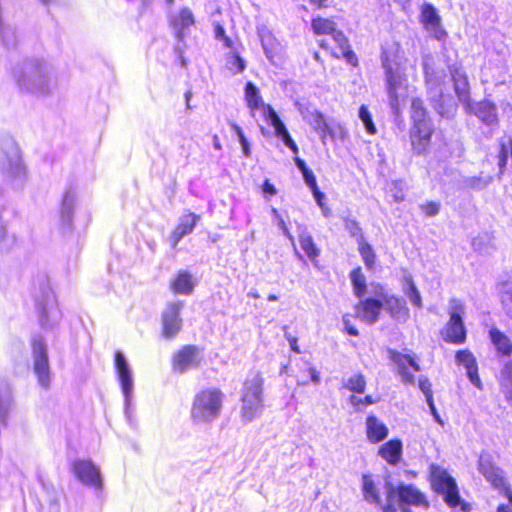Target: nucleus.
<instances>
[{
	"instance_id": "57",
	"label": "nucleus",
	"mask_w": 512,
	"mask_h": 512,
	"mask_svg": "<svg viewBox=\"0 0 512 512\" xmlns=\"http://www.w3.org/2000/svg\"><path fill=\"white\" fill-rule=\"evenodd\" d=\"M342 51V54L343 56L347 59V61L353 65L356 64V55L354 54V52L352 50H350V47L347 46V50H341Z\"/></svg>"
},
{
	"instance_id": "30",
	"label": "nucleus",
	"mask_w": 512,
	"mask_h": 512,
	"mask_svg": "<svg viewBox=\"0 0 512 512\" xmlns=\"http://www.w3.org/2000/svg\"><path fill=\"white\" fill-rule=\"evenodd\" d=\"M489 335L492 344L499 354L503 356H510L512 354V341L504 332L497 328H492Z\"/></svg>"
},
{
	"instance_id": "50",
	"label": "nucleus",
	"mask_w": 512,
	"mask_h": 512,
	"mask_svg": "<svg viewBox=\"0 0 512 512\" xmlns=\"http://www.w3.org/2000/svg\"><path fill=\"white\" fill-rule=\"evenodd\" d=\"M420 390L425 395L426 400L427 399H433V394L431 390V383L426 377H421L418 382Z\"/></svg>"
},
{
	"instance_id": "26",
	"label": "nucleus",
	"mask_w": 512,
	"mask_h": 512,
	"mask_svg": "<svg viewBox=\"0 0 512 512\" xmlns=\"http://www.w3.org/2000/svg\"><path fill=\"white\" fill-rule=\"evenodd\" d=\"M378 454L389 464L396 465L402 455V442L398 439H392L379 448Z\"/></svg>"
},
{
	"instance_id": "31",
	"label": "nucleus",
	"mask_w": 512,
	"mask_h": 512,
	"mask_svg": "<svg viewBox=\"0 0 512 512\" xmlns=\"http://www.w3.org/2000/svg\"><path fill=\"white\" fill-rule=\"evenodd\" d=\"M258 35L265 55L268 59L273 60V57L279 47L278 41L273 34L264 27L258 29Z\"/></svg>"
},
{
	"instance_id": "18",
	"label": "nucleus",
	"mask_w": 512,
	"mask_h": 512,
	"mask_svg": "<svg viewBox=\"0 0 512 512\" xmlns=\"http://www.w3.org/2000/svg\"><path fill=\"white\" fill-rule=\"evenodd\" d=\"M383 307L382 299L367 298L355 306V316L367 324H374Z\"/></svg>"
},
{
	"instance_id": "12",
	"label": "nucleus",
	"mask_w": 512,
	"mask_h": 512,
	"mask_svg": "<svg viewBox=\"0 0 512 512\" xmlns=\"http://www.w3.org/2000/svg\"><path fill=\"white\" fill-rule=\"evenodd\" d=\"M420 22L433 38L441 41L447 37V32L441 24V17L432 4L426 3L422 6Z\"/></svg>"
},
{
	"instance_id": "39",
	"label": "nucleus",
	"mask_w": 512,
	"mask_h": 512,
	"mask_svg": "<svg viewBox=\"0 0 512 512\" xmlns=\"http://www.w3.org/2000/svg\"><path fill=\"white\" fill-rule=\"evenodd\" d=\"M271 213H272V216H273V219H274V222L276 223V225L279 227V229L282 231V233L290 240L293 247H295L294 237L290 233L285 221L279 214L278 210L276 208H272ZM294 250H295V255L301 259L302 258L301 254L297 251L296 248H294Z\"/></svg>"
},
{
	"instance_id": "64",
	"label": "nucleus",
	"mask_w": 512,
	"mask_h": 512,
	"mask_svg": "<svg viewBox=\"0 0 512 512\" xmlns=\"http://www.w3.org/2000/svg\"><path fill=\"white\" fill-rule=\"evenodd\" d=\"M346 227L353 235H356L360 231V228L355 221L347 222Z\"/></svg>"
},
{
	"instance_id": "20",
	"label": "nucleus",
	"mask_w": 512,
	"mask_h": 512,
	"mask_svg": "<svg viewBox=\"0 0 512 512\" xmlns=\"http://www.w3.org/2000/svg\"><path fill=\"white\" fill-rule=\"evenodd\" d=\"M169 23L175 37L182 40L186 36L187 30L194 25L195 19L189 8H183L177 14L170 16Z\"/></svg>"
},
{
	"instance_id": "63",
	"label": "nucleus",
	"mask_w": 512,
	"mask_h": 512,
	"mask_svg": "<svg viewBox=\"0 0 512 512\" xmlns=\"http://www.w3.org/2000/svg\"><path fill=\"white\" fill-rule=\"evenodd\" d=\"M310 3L318 9L326 8L329 6V0H310Z\"/></svg>"
},
{
	"instance_id": "32",
	"label": "nucleus",
	"mask_w": 512,
	"mask_h": 512,
	"mask_svg": "<svg viewBox=\"0 0 512 512\" xmlns=\"http://www.w3.org/2000/svg\"><path fill=\"white\" fill-rule=\"evenodd\" d=\"M115 367L117 369L121 388L126 399H128V368L126 365V359L122 352L117 351L115 353Z\"/></svg>"
},
{
	"instance_id": "11",
	"label": "nucleus",
	"mask_w": 512,
	"mask_h": 512,
	"mask_svg": "<svg viewBox=\"0 0 512 512\" xmlns=\"http://www.w3.org/2000/svg\"><path fill=\"white\" fill-rule=\"evenodd\" d=\"M298 110L302 118L313 128L319 135L321 141L325 143L326 137H334V132L325 119L324 115L317 109H311L308 106H298Z\"/></svg>"
},
{
	"instance_id": "61",
	"label": "nucleus",
	"mask_w": 512,
	"mask_h": 512,
	"mask_svg": "<svg viewBox=\"0 0 512 512\" xmlns=\"http://www.w3.org/2000/svg\"><path fill=\"white\" fill-rule=\"evenodd\" d=\"M286 338L289 342L291 350H293L295 353H300V349L297 343V338L291 335H286Z\"/></svg>"
},
{
	"instance_id": "53",
	"label": "nucleus",
	"mask_w": 512,
	"mask_h": 512,
	"mask_svg": "<svg viewBox=\"0 0 512 512\" xmlns=\"http://www.w3.org/2000/svg\"><path fill=\"white\" fill-rule=\"evenodd\" d=\"M214 32H215L216 39L222 40L226 47H230L231 46L232 42H231V40L228 37H226L225 30H224V28L221 25H216Z\"/></svg>"
},
{
	"instance_id": "29",
	"label": "nucleus",
	"mask_w": 512,
	"mask_h": 512,
	"mask_svg": "<svg viewBox=\"0 0 512 512\" xmlns=\"http://www.w3.org/2000/svg\"><path fill=\"white\" fill-rule=\"evenodd\" d=\"M362 493L363 498L370 504L381 505V497L378 486L373 477L369 474L362 476Z\"/></svg>"
},
{
	"instance_id": "8",
	"label": "nucleus",
	"mask_w": 512,
	"mask_h": 512,
	"mask_svg": "<svg viewBox=\"0 0 512 512\" xmlns=\"http://www.w3.org/2000/svg\"><path fill=\"white\" fill-rule=\"evenodd\" d=\"M201 361V350L195 346L187 345L173 356V370L182 374L197 368Z\"/></svg>"
},
{
	"instance_id": "33",
	"label": "nucleus",
	"mask_w": 512,
	"mask_h": 512,
	"mask_svg": "<svg viewBox=\"0 0 512 512\" xmlns=\"http://www.w3.org/2000/svg\"><path fill=\"white\" fill-rule=\"evenodd\" d=\"M299 243L302 248V250L305 252L307 257L310 260H315L319 256V249L316 247L312 236L306 231V229H303L299 235Z\"/></svg>"
},
{
	"instance_id": "21",
	"label": "nucleus",
	"mask_w": 512,
	"mask_h": 512,
	"mask_svg": "<svg viewBox=\"0 0 512 512\" xmlns=\"http://www.w3.org/2000/svg\"><path fill=\"white\" fill-rule=\"evenodd\" d=\"M395 494L403 504L428 507L425 495L413 485L400 484L396 489L394 488Z\"/></svg>"
},
{
	"instance_id": "41",
	"label": "nucleus",
	"mask_w": 512,
	"mask_h": 512,
	"mask_svg": "<svg viewBox=\"0 0 512 512\" xmlns=\"http://www.w3.org/2000/svg\"><path fill=\"white\" fill-rule=\"evenodd\" d=\"M501 303L505 314L512 319V284H505L501 290Z\"/></svg>"
},
{
	"instance_id": "38",
	"label": "nucleus",
	"mask_w": 512,
	"mask_h": 512,
	"mask_svg": "<svg viewBox=\"0 0 512 512\" xmlns=\"http://www.w3.org/2000/svg\"><path fill=\"white\" fill-rule=\"evenodd\" d=\"M406 286L403 288V291L411 304L415 307L421 308L422 307V299L421 295L415 286L412 278L410 276L405 277Z\"/></svg>"
},
{
	"instance_id": "19",
	"label": "nucleus",
	"mask_w": 512,
	"mask_h": 512,
	"mask_svg": "<svg viewBox=\"0 0 512 512\" xmlns=\"http://www.w3.org/2000/svg\"><path fill=\"white\" fill-rule=\"evenodd\" d=\"M450 74L454 84L455 93L460 102L470 105V87L466 72L461 66L453 65L450 67Z\"/></svg>"
},
{
	"instance_id": "1",
	"label": "nucleus",
	"mask_w": 512,
	"mask_h": 512,
	"mask_svg": "<svg viewBox=\"0 0 512 512\" xmlns=\"http://www.w3.org/2000/svg\"><path fill=\"white\" fill-rule=\"evenodd\" d=\"M405 63L404 51L398 43H387L382 48L381 64L385 74L389 105L396 115L410 94Z\"/></svg>"
},
{
	"instance_id": "52",
	"label": "nucleus",
	"mask_w": 512,
	"mask_h": 512,
	"mask_svg": "<svg viewBox=\"0 0 512 512\" xmlns=\"http://www.w3.org/2000/svg\"><path fill=\"white\" fill-rule=\"evenodd\" d=\"M422 210L427 216H435L440 210V205L436 202H428L422 206Z\"/></svg>"
},
{
	"instance_id": "7",
	"label": "nucleus",
	"mask_w": 512,
	"mask_h": 512,
	"mask_svg": "<svg viewBox=\"0 0 512 512\" xmlns=\"http://www.w3.org/2000/svg\"><path fill=\"white\" fill-rule=\"evenodd\" d=\"M33 354V368L38 382L44 388L50 386V367L47 353V346L41 336H34L31 339Z\"/></svg>"
},
{
	"instance_id": "16",
	"label": "nucleus",
	"mask_w": 512,
	"mask_h": 512,
	"mask_svg": "<svg viewBox=\"0 0 512 512\" xmlns=\"http://www.w3.org/2000/svg\"><path fill=\"white\" fill-rule=\"evenodd\" d=\"M244 98L252 118H255L257 110H261L265 120H270L269 112L273 107L263 101L259 89L252 82L246 84Z\"/></svg>"
},
{
	"instance_id": "22",
	"label": "nucleus",
	"mask_w": 512,
	"mask_h": 512,
	"mask_svg": "<svg viewBox=\"0 0 512 512\" xmlns=\"http://www.w3.org/2000/svg\"><path fill=\"white\" fill-rule=\"evenodd\" d=\"M366 437L369 442L375 444L383 441L388 436V427L379 418L369 415L365 422Z\"/></svg>"
},
{
	"instance_id": "2",
	"label": "nucleus",
	"mask_w": 512,
	"mask_h": 512,
	"mask_svg": "<svg viewBox=\"0 0 512 512\" xmlns=\"http://www.w3.org/2000/svg\"><path fill=\"white\" fill-rule=\"evenodd\" d=\"M225 394L216 387L198 391L192 401L190 417L196 425H208L218 419L223 409Z\"/></svg>"
},
{
	"instance_id": "42",
	"label": "nucleus",
	"mask_w": 512,
	"mask_h": 512,
	"mask_svg": "<svg viewBox=\"0 0 512 512\" xmlns=\"http://www.w3.org/2000/svg\"><path fill=\"white\" fill-rule=\"evenodd\" d=\"M345 387L356 393H363L366 387V381L362 374H354L349 377L345 383Z\"/></svg>"
},
{
	"instance_id": "40",
	"label": "nucleus",
	"mask_w": 512,
	"mask_h": 512,
	"mask_svg": "<svg viewBox=\"0 0 512 512\" xmlns=\"http://www.w3.org/2000/svg\"><path fill=\"white\" fill-rule=\"evenodd\" d=\"M359 119L362 121L366 131L370 135H374L377 132L376 126L373 123L372 115L368 110L367 106L361 105L358 113Z\"/></svg>"
},
{
	"instance_id": "17",
	"label": "nucleus",
	"mask_w": 512,
	"mask_h": 512,
	"mask_svg": "<svg viewBox=\"0 0 512 512\" xmlns=\"http://www.w3.org/2000/svg\"><path fill=\"white\" fill-rule=\"evenodd\" d=\"M379 295L382 299L383 307L393 319L399 322H406L408 320L409 309L403 298L387 293H380Z\"/></svg>"
},
{
	"instance_id": "34",
	"label": "nucleus",
	"mask_w": 512,
	"mask_h": 512,
	"mask_svg": "<svg viewBox=\"0 0 512 512\" xmlns=\"http://www.w3.org/2000/svg\"><path fill=\"white\" fill-rule=\"evenodd\" d=\"M312 30L317 35H330L336 28V23L328 18L316 17L311 22Z\"/></svg>"
},
{
	"instance_id": "59",
	"label": "nucleus",
	"mask_w": 512,
	"mask_h": 512,
	"mask_svg": "<svg viewBox=\"0 0 512 512\" xmlns=\"http://www.w3.org/2000/svg\"><path fill=\"white\" fill-rule=\"evenodd\" d=\"M312 193H313V196H314L315 201L317 202L318 206L319 207L324 206L325 205V203H324L325 194L322 193L318 188L316 190H313Z\"/></svg>"
},
{
	"instance_id": "45",
	"label": "nucleus",
	"mask_w": 512,
	"mask_h": 512,
	"mask_svg": "<svg viewBox=\"0 0 512 512\" xmlns=\"http://www.w3.org/2000/svg\"><path fill=\"white\" fill-rule=\"evenodd\" d=\"M493 178L491 176H485V177H470L466 179V184L473 189H483L486 186H488L492 182Z\"/></svg>"
},
{
	"instance_id": "49",
	"label": "nucleus",
	"mask_w": 512,
	"mask_h": 512,
	"mask_svg": "<svg viewBox=\"0 0 512 512\" xmlns=\"http://www.w3.org/2000/svg\"><path fill=\"white\" fill-rule=\"evenodd\" d=\"M330 35L341 50H347V46H349L348 39L341 30L335 28L334 32H332Z\"/></svg>"
},
{
	"instance_id": "36",
	"label": "nucleus",
	"mask_w": 512,
	"mask_h": 512,
	"mask_svg": "<svg viewBox=\"0 0 512 512\" xmlns=\"http://www.w3.org/2000/svg\"><path fill=\"white\" fill-rule=\"evenodd\" d=\"M411 119L413 124L431 122L427 116V111L422 100L414 98L411 103Z\"/></svg>"
},
{
	"instance_id": "3",
	"label": "nucleus",
	"mask_w": 512,
	"mask_h": 512,
	"mask_svg": "<svg viewBox=\"0 0 512 512\" xmlns=\"http://www.w3.org/2000/svg\"><path fill=\"white\" fill-rule=\"evenodd\" d=\"M264 380L260 373H250L242 387L240 418L248 424L259 418L264 409L263 396Z\"/></svg>"
},
{
	"instance_id": "4",
	"label": "nucleus",
	"mask_w": 512,
	"mask_h": 512,
	"mask_svg": "<svg viewBox=\"0 0 512 512\" xmlns=\"http://www.w3.org/2000/svg\"><path fill=\"white\" fill-rule=\"evenodd\" d=\"M464 305L461 300L453 298L449 302L450 319L441 334L446 342L461 344L466 340V329L462 320Z\"/></svg>"
},
{
	"instance_id": "6",
	"label": "nucleus",
	"mask_w": 512,
	"mask_h": 512,
	"mask_svg": "<svg viewBox=\"0 0 512 512\" xmlns=\"http://www.w3.org/2000/svg\"><path fill=\"white\" fill-rule=\"evenodd\" d=\"M423 69L429 97L432 103H434V107L438 113L444 115V112L437 105V102L442 98L441 86L446 78V74L435 66L434 58L430 55L424 57Z\"/></svg>"
},
{
	"instance_id": "25",
	"label": "nucleus",
	"mask_w": 512,
	"mask_h": 512,
	"mask_svg": "<svg viewBox=\"0 0 512 512\" xmlns=\"http://www.w3.org/2000/svg\"><path fill=\"white\" fill-rule=\"evenodd\" d=\"M199 218L200 217L194 213H188L180 218L179 224L171 235L173 246H176L184 236L190 234L193 231Z\"/></svg>"
},
{
	"instance_id": "9",
	"label": "nucleus",
	"mask_w": 512,
	"mask_h": 512,
	"mask_svg": "<svg viewBox=\"0 0 512 512\" xmlns=\"http://www.w3.org/2000/svg\"><path fill=\"white\" fill-rule=\"evenodd\" d=\"M183 304L180 301L170 302L162 313V334L165 338L175 337L182 327L180 312Z\"/></svg>"
},
{
	"instance_id": "58",
	"label": "nucleus",
	"mask_w": 512,
	"mask_h": 512,
	"mask_svg": "<svg viewBox=\"0 0 512 512\" xmlns=\"http://www.w3.org/2000/svg\"><path fill=\"white\" fill-rule=\"evenodd\" d=\"M264 194H269L271 196L275 195L277 193V190L273 184L269 182V180H266L262 187Z\"/></svg>"
},
{
	"instance_id": "47",
	"label": "nucleus",
	"mask_w": 512,
	"mask_h": 512,
	"mask_svg": "<svg viewBox=\"0 0 512 512\" xmlns=\"http://www.w3.org/2000/svg\"><path fill=\"white\" fill-rule=\"evenodd\" d=\"M390 193L395 202H401L404 200L405 195L403 192V185L401 181H395L390 187Z\"/></svg>"
},
{
	"instance_id": "37",
	"label": "nucleus",
	"mask_w": 512,
	"mask_h": 512,
	"mask_svg": "<svg viewBox=\"0 0 512 512\" xmlns=\"http://www.w3.org/2000/svg\"><path fill=\"white\" fill-rule=\"evenodd\" d=\"M225 67L231 72V74L236 75L245 70L246 63L237 53L230 52L226 56Z\"/></svg>"
},
{
	"instance_id": "60",
	"label": "nucleus",
	"mask_w": 512,
	"mask_h": 512,
	"mask_svg": "<svg viewBox=\"0 0 512 512\" xmlns=\"http://www.w3.org/2000/svg\"><path fill=\"white\" fill-rule=\"evenodd\" d=\"M239 142L241 144L244 156L245 157H249L250 156V145H249V142L246 139V137L245 136H241V139H239Z\"/></svg>"
},
{
	"instance_id": "48",
	"label": "nucleus",
	"mask_w": 512,
	"mask_h": 512,
	"mask_svg": "<svg viewBox=\"0 0 512 512\" xmlns=\"http://www.w3.org/2000/svg\"><path fill=\"white\" fill-rule=\"evenodd\" d=\"M387 502L382 506V512H397L393 504L394 487L391 484L387 485Z\"/></svg>"
},
{
	"instance_id": "56",
	"label": "nucleus",
	"mask_w": 512,
	"mask_h": 512,
	"mask_svg": "<svg viewBox=\"0 0 512 512\" xmlns=\"http://www.w3.org/2000/svg\"><path fill=\"white\" fill-rule=\"evenodd\" d=\"M307 373L310 377V380L314 383V384H319L320 383V373L319 371L313 367V366H309L308 369H307Z\"/></svg>"
},
{
	"instance_id": "13",
	"label": "nucleus",
	"mask_w": 512,
	"mask_h": 512,
	"mask_svg": "<svg viewBox=\"0 0 512 512\" xmlns=\"http://www.w3.org/2000/svg\"><path fill=\"white\" fill-rule=\"evenodd\" d=\"M72 471L81 482L97 489L102 488L100 470L92 461L76 460L72 463Z\"/></svg>"
},
{
	"instance_id": "27",
	"label": "nucleus",
	"mask_w": 512,
	"mask_h": 512,
	"mask_svg": "<svg viewBox=\"0 0 512 512\" xmlns=\"http://www.w3.org/2000/svg\"><path fill=\"white\" fill-rule=\"evenodd\" d=\"M196 281L187 271H180L171 281V289L178 294L189 295L192 293Z\"/></svg>"
},
{
	"instance_id": "14",
	"label": "nucleus",
	"mask_w": 512,
	"mask_h": 512,
	"mask_svg": "<svg viewBox=\"0 0 512 512\" xmlns=\"http://www.w3.org/2000/svg\"><path fill=\"white\" fill-rule=\"evenodd\" d=\"M433 131L432 122L412 124L410 129V141L415 153L424 154L427 152Z\"/></svg>"
},
{
	"instance_id": "10",
	"label": "nucleus",
	"mask_w": 512,
	"mask_h": 512,
	"mask_svg": "<svg viewBox=\"0 0 512 512\" xmlns=\"http://www.w3.org/2000/svg\"><path fill=\"white\" fill-rule=\"evenodd\" d=\"M478 468L480 473L483 474L486 480L489 481L495 488L505 491L509 502L512 505V493L506 487L502 471L493 465L490 455H480Z\"/></svg>"
},
{
	"instance_id": "23",
	"label": "nucleus",
	"mask_w": 512,
	"mask_h": 512,
	"mask_svg": "<svg viewBox=\"0 0 512 512\" xmlns=\"http://www.w3.org/2000/svg\"><path fill=\"white\" fill-rule=\"evenodd\" d=\"M456 362L466 368L467 376L471 383L478 389H482V382L478 375L476 360L472 353L467 350L458 351L456 354Z\"/></svg>"
},
{
	"instance_id": "5",
	"label": "nucleus",
	"mask_w": 512,
	"mask_h": 512,
	"mask_svg": "<svg viewBox=\"0 0 512 512\" xmlns=\"http://www.w3.org/2000/svg\"><path fill=\"white\" fill-rule=\"evenodd\" d=\"M430 479L432 487L444 495L446 503L451 507H456L459 504L460 496L455 480L448 474V472L436 465L430 466Z\"/></svg>"
},
{
	"instance_id": "35",
	"label": "nucleus",
	"mask_w": 512,
	"mask_h": 512,
	"mask_svg": "<svg viewBox=\"0 0 512 512\" xmlns=\"http://www.w3.org/2000/svg\"><path fill=\"white\" fill-rule=\"evenodd\" d=\"M350 280L352 282L355 295L362 298L366 293V277L362 273L360 267L351 271Z\"/></svg>"
},
{
	"instance_id": "62",
	"label": "nucleus",
	"mask_w": 512,
	"mask_h": 512,
	"mask_svg": "<svg viewBox=\"0 0 512 512\" xmlns=\"http://www.w3.org/2000/svg\"><path fill=\"white\" fill-rule=\"evenodd\" d=\"M343 321L348 334L352 336H357L358 330L355 327L349 325V320L346 317H344Z\"/></svg>"
},
{
	"instance_id": "44",
	"label": "nucleus",
	"mask_w": 512,
	"mask_h": 512,
	"mask_svg": "<svg viewBox=\"0 0 512 512\" xmlns=\"http://www.w3.org/2000/svg\"><path fill=\"white\" fill-rule=\"evenodd\" d=\"M379 398H374L371 395H367L364 398L352 395L349 399L350 404L356 409L361 410L362 406L371 405L379 402Z\"/></svg>"
},
{
	"instance_id": "15",
	"label": "nucleus",
	"mask_w": 512,
	"mask_h": 512,
	"mask_svg": "<svg viewBox=\"0 0 512 512\" xmlns=\"http://www.w3.org/2000/svg\"><path fill=\"white\" fill-rule=\"evenodd\" d=\"M389 358L397 366L401 381L405 384H414L415 377L408 371L409 367L416 372L420 371V366L415 361L414 357L410 354H402L400 352L390 350Z\"/></svg>"
},
{
	"instance_id": "24",
	"label": "nucleus",
	"mask_w": 512,
	"mask_h": 512,
	"mask_svg": "<svg viewBox=\"0 0 512 512\" xmlns=\"http://www.w3.org/2000/svg\"><path fill=\"white\" fill-rule=\"evenodd\" d=\"M270 120L268 123L274 128L275 135L280 138L283 143L291 149V151L294 154L298 153V147L294 140L291 138L286 126L282 122V120L279 118L278 114L274 109H270Z\"/></svg>"
},
{
	"instance_id": "28",
	"label": "nucleus",
	"mask_w": 512,
	"mask_h": 512,
	"mask_svg": "<svg viewBox=\"0 0 512 512\" xmlns=\"http://www.w3.org/2000/svg\"><path fill=\"white\" fill-rule=\"evenodd\" d=\"M474 113L487 125H494L498 121L496 105L489 100L477 103Z\"/></svg>"
},
{
	"instance_id": "51",
	"label": "nucleus",
	"mask_w": 512,
	"mask_h": 512,
	"mask_svg": "<svg viewBox=\"0 0 512 512\" xmlns=\"http://www.w3.org/2000/svg\"><path fill=\"white\" fill-rule=\"evenodd\" d=\"M302 175L306 185L311 189V191L316 190L318 188L315 175L310 169L305 171Z\"/></svg>"
},
{
	"instance_id": "46",
	"label": "nucleus",
	"mask_w": 512,
	"mask_h": 512,
	"mask_svg": "<svg viewBox=\"0 0 512 512\" xmlns=\"http://www.w3.org/2000/svg\"><path fill=\"white\" fill-rule=\"evenodd\" d=\"M484 240H489V237L485 235L474 238L472 241L473 248L480 253L489 254L493 247L490 244L484 245Z\"/></svg>"
},
{
	"instance_id": "54",
	"label": "nucleus",
	"mask_w": 512,
	"mask_h": 512,
	"mask_svg": "<svg viewBox=\"0 0 512 512\" xmlns=\"http://www.w3.org/2000/svg\"><path fill=\"white\" fill-rule=\"evenodd\" d=\"M507 159H508V151L506 149V146L504 144H502L500 154H499V168H500L501 174L503 173L504 167L506 166Z\"/></svg>"
},
{
	"instance_id": "55",
	"label": "nucleus",
	"mask_w": 512,
	"mask_h": 512,
	"mask_svg": "<svg viewBox=\"0 0 512 512\" xmlns=\"http://www.w3.org/2000/svg\"><path fill=\"white\" fill-rule=\"evenodd\" d=\"M426 402L430 408L431 414L433 415L435 421L437 423H439L440 425H444V422H443L442 418L440 417V415L438 414L437 409L434 405L433 399H427Z\"/></svg>"
},
{
	"instance_id": "43",
	"label": "nucleus",
	"mask_w": 512,
	"mask_h": 512,
	"mask_svg": "<svg viewBox=\"0 0 512 512\" xmlns=\"http://www.w3.org/2000/svg\"><path fill=\"white\" fill-rule=\"evenodd\" d=\"M359 253L368 269H372L375 264V253L372 249V247L362 241L359 243Z\"/></svg>"
}]
</instances>
